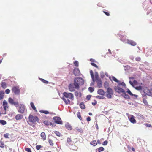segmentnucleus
<instances>
[{
    "label": "nucleus",
    "instance_id": "f257e3e1",
    "mask_svg": "<svg viewBox=\"0 0 152 152\" xmlns=\"http://www.w3.org/2000/svg\"><path fill=\"white\" fill-rule=\"evenodd\" d=\"M63 95L65 98H67L66 99L64 97H62V99L64 101L66 104H69L70 101L69 99L72 100H73L74 99V96L72 93L64 92L63 93Z\"/></svg>",
    "mask_w": 152,
    "mask_h": 152
},
{
    "label": "nucleus",
    "instance_id": "f03ea898",
    "mask_svg": "<svg viewBox=\"0 0 152 152\" xmlns=\"http://www.w3.org/2000/svg\"><path fill=\"white\" fill-rule=\"evenodd\" d=\"M74 82L76 86V89L77 90L79 89V86L83 85L84 83V80L80 77L75 78Z\"/></svg>",
    "mask_w": 152,
    "mask_h": 152
},
{
    "label": "nucleus",
    "instance_id": "7ed1b4c3",
    "mask_svg": "<svg viewBox=\"0 0 152 152\" xmlns=\"http://www.w3.org/2000/svg\"><path fill=\"white\" fill-rule=\"evenodd\" d=\"M29 121L33 124H35L37 122H38L39 119L37 116H34L30 114L28 117Z\"/></svg>",
    "mask_w": 152,
    "mask_h": 152
},
{
    "label": "nucleus",
    "instance_id": "20e7f679",
    "mask_svg": "<svg viewBox=\"0 0 152 152\" xmlns=\"http://www.w3.org/2000/svg\"><path fill=\"white\" fill-rule=\"evenodd\" d=\"M107 94L106 96L108 99H110L112 98V96L113 94V90L111 88H108L107 89Z\"/></svg>",
    "mask_w": 152,
    "mask_h": 152
},
{
    "label": "nucleus",
    "instance_id": "39448f33",
    "mask_svg": "<svg viewBox=\"0 0 152 152\" xmlns=\"http://www.w3.org/2000/svg\"><path fill=\"white\" fill-rule=\"evenodd\" d=\"M26 109L25 108V105L23 104H20L19 107L18 111L22 114L23 113Z\"/></svg>",
    "mask_w": 152,
    "mask_h": 152
},
{
    "label": "nucleus",
    "instance_id": "423d86ee",
    "mask_svg": "<svg viewBox=\"0 0 152 152\" xmlns=\"http://www.w3.org/2000/svg\"><path fill=\"white\" fill-rule=\"evenodd\" d=\"M8 102L11 104L14 105L16 107L19 106L18 102V101L15 102L14 100L11 97L9 98Z\"/></svg>",
    "mask_w": 152,
    "mask_h": 152
},
{
    "label": "nucleus",
    "instance_id": "0eeeda50",
    "mask_svg": "<svg viewBox=\"0 0 152 152\" xmlns=\"http://www.w3.org/2000/svg\"><path fill=\"white\" fill-rule=\"evenodd\" d=\"M12 91L15 94H18L20 93L19 87L18 86L13 87Z\"/></svg>",
    "mask_w": 152,
    "mask_h": 152
},
{
    "label": "nucleus",
    "instance_id": "6e6552de",
    "mask_svg": "<svg viewBox=\"0 0 152 152\" xmlns=\"http://www.w3.org/2000/svg\"><path fill=\"white\" fill-rule=\"evenodd\" d=\"M68 88L69 90L71 92H73L75 91L76 87L74 82L73 83H72L69 84L68 86Z\"/></svg>",
    "mask_w": 152,
    "mask_h": 152
},
{
    "label": "nucleus",
    "instance_id": "1a4fd4ad",
    "mask_svg": "<svg viewBox=\"0 0 152 152\" xmlns=\"http://www.w3.org/2000/svg\"><path fill=\"white\" fill-rule=\"evenodd\" d=\"M55 123L59 124H62V122L61 121L60 118L58 117H54L53 118Z\"/></svg>",
    "mask_w": 152,
    "mask_h": 152
},
{
    "label": "nucleus",
    "instance_id": "9d476101",
    "mask_svg": "<svg viewBox=\"0 0 152 152\" xmlns=\"http://www.w3.org/2000/svg\"><path fill=\"white\" fill-rule=\"evenodd\" d=\"M73 73L75 76H79L81 74L80 71L77 68H75L74 69Z\"/></svg>",
    "mask_w": 152,
    "mask_h": 152
},
{
    "label": "nucleus",
    "instance_id": "9b49d317",
    "mask_svg": "<svg viewBox=\"0 0 152 152\" xmlns=\"http://www.w3.org/2000/svg\"><path fill=\"white\" fill-rule=\"evenodd\" d=\"M2 105L5 112L4 114H6V111L7 110V109L9 107L8 103L6 100H4L3 102Z\"/></svg>",
    "mask_w": 152,
    "mask_h": 152
},
{
    "label": "nucleus",
    "instance_id": "f8f14e48",
    "mask_svg": "<svg viewBox=\"0 0 152 152\" xmlns=\"http://www.w3.org/2000/svg\"><path fill=\"white\" fill-rule=\"evenodd\" d=\"M115 90L116 92L119 93L124 92V90L123 89L118 86L115 87Z\"/></svg>",
    "mask_w": 152,
    "mask_h": 152
},
{
    "label": "nucleus",
    "instance_id": "ddd939ff",
    "mask_svg": "<svg viewBox=\"0 0 152 152\" xmlns=\"http://www.w3.org/2000/svg\"><path fill=\"white\" fill-rule=\"evenodd\" d=\"M129 120L133 124L136 123V121L134 118V117L132 115H131L130 116L128 117Z\"/></svg>",
    "mask_w": 152,
    "mask_h": 152
},
{
    "label": "nucleus",
    "instance_id": "4468645a",
    "mask_svg": "<svg viewBox=\"0 0 152 152\" xmlns=\"http://www.w3.org/2000/svg\"><path fill=\"white\" fill-rule=\"evenodd\" d=\"M127 43L128 44L131 45L132 46H135L137 44L136 42L132 40L127 39Z\"/></svg>",
    "mask_w": 152,
    "mask_h": 152
},
{
    "label": "nucleus",
    "instance_id": "2eb2a0df",
    "mask_svg": "<svg viewBox=\"0 0 152 152\" xmlns=\"http://www.w3.org/2000/svg\"><path fill=\"white\" fill-rule=\"evenodd\" d=\"M23 118V116L20 114H17L15 116V118L16 120L21 119Z\"/></svg>",
    "mask_w": 152,
    "mask_h": 152
},
{
    "label": "nucleus",
    "instance_id": "dca6fc26",
    "mask_svg": "<svg viewBox=\"0 0 152 152\" xmlns=\"http://www.w3.org/2000/svg\"><path fill=\"white\" fill-rule=\"evenodd\" d=\"M97 93L101 95L104 96V95L105 92L102 89H99L98 90Z\"/></svg>",
    "mask_w": 152,
    "mask_h": 152
},
{
    "label": "nucleus",
    "instance_id": "f3484780",
    "mask_svg": "<svg viewBox=\"0 0 152 152\" xmlns=\"http://www.w3.org/2000/svg\"><path fill=\"white\" fill-rule=\"evenodd\" d=\"M122 96L124 98L127 99H129L130 98L129 96L126 94L125 92L122 94Z\"/></svg>",
    "mask_w": 152,
    "mask_h": 152
},
{
    "label": "nucleus",
    "instance_id": "a211bd4d",
    "mask_svg": "<svg viewBox=\"0 0 152 152\" xmlns=\"http://www.w3.org/2000/svg\"><path fill=\"white\" fill-rule=\"evenodd\" d=\"M65 127L69 130H71L72 129V126L69 123H67L65 125Z\"/></svg>",
    "mask_w": 152,
    "mask_h": 152
},
{
    "label": "nucleus",
    "instance_id": "6ab92c4d",
    "mask_svg": "<svg viewBox=\"0 0 152 152\" xmlns=\"http://www.w3.org/2000/svg\"><path fill=\"white\" fill-rule=\"evenodd\" d=\"M129 83L131 86L133 87L134 85H137L138 83L137 81L135 80H134L133 81V82H132L131 81H129Z\"/></svg>",
    "mask_w": 152,
    "mask_h": 152
},
{
    "label": "nucleus",
    "instance_id": "aec40b11",
    "mask_svg": "<svg viewBox=\"0 0 152 152\" xmlns=\"http://www.w3.org/2000/svg\"><path fill=\"white\" fill-rule=\"evenodd\" d=\"M75 94L77 97H80L81 96V93L80 92H78L77 91H76L75 92Z\"/></svg>",
    "mask_w": 152,
    "mask_h": 152
},
{
    "label": "nucleus",
    "instance_id": "412c9836",
    "mask_svg": "<svg viewBox=\"0 0 152 152\" xmlns=\"http://www.w3.org/2000/svg\"><path fill=\"white\" fill-rule=\"evenodd\" d=\"M4 91H1L0 92V99H2L4 96Z\"/></svg>",
    "mask_w": 152,
    "mask_h": 152
},
{
    "label": "nucleus",
    "instance_id": "4be33fe9",
    "mask_svg": "<svg viewBox=\"0 0 152 152\" xmlns=\"http://www.w3.org/2000/svg\"><path fill=\"white\" fill-rule=\"evenodd\" d=\"M90 73L91 75V77L92 78V79L94 82V81H95L94 77V75L93 71L92 70H91L90 71Z\"/></svg>",
    "mask_w": 152,
    "mask_h": 152
},
{
    "label": "nucleus",
    "instance_id": "5701e85b",
    "mask_svg": "<svg viewBox=\"0 0 152 152\" xmlns=\"http://www.w3.org/2000/svg\"><path fill=\"white\" fill-rule=\"evenodd\" d=\"M30 105L31 106L32 108L33 109V110H34L35 111L37 112V110L36 109V108L35 107V106L34 103L31 102L30 103Z\"/></svg>",
    "mask_w": 152,
    "mask_h": 152
},
{
    "label": "nucleus",
    "instance_id": "b1692460",
    "mask_svg": "<svg viewBox=\"0 0 152 152\" xmlns=\"http://www.w3.org/2000/svg\"><path fill=\"white\" fill-rule=\"evenodd\" d=\"M90 144L94 146H95L97 145V143L96 140H94L90 142Z\"/></svg>",
    "mask_w": 152,
    "mask_h": 152
},
{
    "label": "nucleus",
    "instance_id": "393cba45",
    "mask_svg": "<svg viewBox=\"0 0 152 152\" xmlns=\"http://www.w3.org/2000/svg\"><path fill=\"white\" fill-rule=\"evenodd\" d=\"M104 87L105 88H106L107 89L108 88H110L109 87V83L108 82H104Z\"/></svg>",
    "mask_w": 152,
    "mask_h": 152
},
{
    "label": "nucleus",
    "instance_id": "a878e982",
    "mask_svg": "<svg viewBox=\"0 0 152 152\" xmlns=\"http://www.w3.org/2000/svg\"><path fill=\"white\" fill-rule=\"evenodd\" d=\"M41 136L44 140L46 139V135L44 132H42L41 133Z\"/></svg>",
    "mask_w": 152,
    "mask_h": 152
},
{
    "label": "nucleus",
    "instance_id": "bb28decb",
    "mask_svg": "<svg viewBox=\"0 0 152 152\" xmlns=\"http://www.w3.org/2000/svg\"><path fill=\"white\" fill-rule=\"evenodd\" d=\"M97 83V85L99 88L100 87L102 86V82L101 79L96 81Z\"/></svg>",
    "mask_w": 152,
    "mask_h": 152
},
{
    "label": "nucleus",
    "instance_id": "cd10ccee",
    "mask_svg": "<svg viewBox=\"0 0 152 152\" xmlns=\"http://www.w3.org/2000/svg\"><path fill=\"white\" fill-rule=\"evenodd\" d=\"M95 79L96 81H97L100 79L99 78V75L97 73H95Z\"/></svg>",
    "mask_w": 152,
    "mask_h": 152
},
{
    "label": "nucleus",
    "instance_id": "c85d7f7f",
    "mask_svg": "<svg viewBox=\"0 0 152 152\" xmlns=\"http://www.w3.org/2000/svg\"><path fill=\"white\" fill-rule=\"evenodd\" d=\"M6 83L5 82H2L1 84V87L4 88H5L6 87Z\"/></svg>",
    "mask_w": 152,
    "mask_h": 152
},
{
    "label": "nucleus",
    "instance_id": "c756f323",
    "mask_svg": "<svg viewBox=\"0 0 152 152\" xmlns=\"http://www.w3.org/2000/svg\"><path fill=\"white\" fill-rule=\"evenodd\" d=\"M80 108L82 109H85V106L83 102H81L80 104Z\"/></svg>",
    "mask_w": 152,
    "mask_h": 152
},
{
    "label": "nucleus",
    "instance_id": "7c9ffc66",
    "mask_svg": "<svg viewBox=\"0 0 152 152\" xmlns=\"http://www.w3.org/2000/svg\"><path fill=\"white\" fill-rule=\"evenodd\" d=\"M77 116L78 118H79V119L80 120H82V118L81 117L80 112H77Z\"/></svg>",
    "mask_w": 152,
    "mask_h": 152
},
{
    "label": "nucleus",
    "instance_id": "2f4dec72",
    "mask_svg": "<svg viewBox=\"0 0 152 152\" xmlns=\"http://www.w3.org/2000/svg\"><path fill=\"white\" fill-rule=\"evenodd\" d=\"M112 80L114 81L117 82L118 83L120 82V81L118 80L115 77L113 76L112 77Z\"/></svg>",
    "mask_w": 152,
    "mask_h": 152
},
{
    "label": "nucleus",
    "instance_id": "473e14b6",
    "mask_svg": "<svg viewBox=\"0 0 152 152\" xmlns=\"http://www.w3.org/2000/svg\"><path fill=\"white\" fill-rule=\"evenodd\" d=\"M0 124L4 125L6 124V122L5 120H0Z\"/></svg>",
    "mask_w": 152,
    "mask_h": 152
},
{
    "label": "nucleus",
    "instance_id": "72a5a7b5",
    "mask_svg": "<svg viewBox=\"0 0 152 152\" xmlns=\"http://www.w3.org/2000/svg\"><path fill=\"white\" fill-rule=\"evenodd\" d=\"M5 145L4 142L1 141L0 140V147L3 148Z\"/></svg>",
    "mask_w": 152,
    "mask_h": 152
},
{
    "label": "nucleus",
    "instance_id": "f704fd0d",
    "mask_svg": "<svg viewBox=\"0 0 152 152\" xmlns=\"http://www.w3.org/2000/svg\"><path fill=\"white\" fill-rule=\"evenodd\" d=\"M39 79L42 82L46 83V84H48V81H46L45 80L42 79V78H39Z\"/></svg>",
    "mask_w": 152,
    "mask_h": 152
},
{
    "label": "nucleus",
    "instance_id": "c9c22d12",
    "mask_svg": "<svg viewBox=\"0 0 152 152\" xmlns=\"http://www.w3.org/2000/svg\"><path fill=\"white\" fill-rule=\"evenodd\" d=\"M40 112L42 113H43L45 114H49V112L48 111L41 110Z\"/></svg>",
    "mask_w": 152,
    "mask_h": 152
},
{
    "label": "nucleus",
    "instance_id": "e433bc0d",
    "mask_svg": "<svg viewBox=\"0 0 152 152\" xmlns=\"http://www.w3.org/2000/svg\"><path fill=\"white\" fill-rule=\"evenodd\" d=\"M54 132L55 134L58 136L60 137V136L61 134L59 133V132L57 131H55Z\"/></svg>",
    "mask_w": 152,
    "mask_h": 152
},
{
    "label": "nucleus",
    "instance_id": "4c0bfd02",
    "mask_svg": "<svg viewBox=\"0 0 152 152\" xmlns=\"http://www.w3.org/2000/svg\"><path fill=\"white\" fill-rule=\"evenodd\" d=\"M89 91L91 93L94 90V88L91 87H90L88 88Z\"/></svg>",
    "mask_w": 152,
    "mask_h": 152
},
{
    "label": "nucleus",
    "instance_id": "58836bf2",
    "mask_svg": "<svg viewBox=\"0 0 152 152\" xmlns=\"http://www.w3.org/2000/svg\"><path fill=\"white\" fill-rule=\"evenodd\" d=\"M104 149V148H103V147H100L98 148V151H99V152H100L101 151H103Z\"/></svg>",
    "mask_w": 152,
    "mask_h": 152
},
{
    "label": "nucleus",
    "instance_id": "ea45409f",
    "mask_svg": "<svg viewBox=\"0 0 152 152\" xmlns=\"http://www.w3.org/2000/svg\"><path fill=\"white\" fill-rule=\"evenodd\" d=\"M44 124L48 126L49 125L50 122L47 120H45L44 121Z\"/></svg>",
    "mask_w": 152,
    "mask_h": 152
},
{
    "label": "nucleus",
    "instance_id": "a19ab883",
    "mask_svg": "<svg viewBox=\"0 0 152 152\" xmlns=\"http://www.w3.org/2000/svg\"><path fill=\"white\" fill-rule=\"evenodd\" d=\"M127 92L131 96H132L134 95V94L131 92L129 89H128Z\"/></svg>",
    "mask_w": 152,
    "mask_h": 152
},
{
    "label": "nucleus",
    "instance_id": "79ce46f5",
    "mask_svg": "<svg viewBox=\"0 0 152 152\" xmlns=\"http://www.w3.org/2000/svg\"><path fill=\"white\" fill-rule=\"evenodd\" d=\"M74 64L77 67L79 66L78 61H75L74 62Z\"/></svg>",
    "mask_w": 152,
    "mask_h": 152
},
{
    "label": "nucleus",
    "instance_id": "37998d69",
    "mask_svg": "<svg viewBox=\"0 0 152 152\" xmlns=\"http://www.w3.org/2000/svg\"><path fill=\"white\" fill-rule=\"evenodd\" d=\"M135 88L138 90H140L142 89V87L141 86H138L136 87Z\"/></svg>",
    "mask_w": 152,
    "mask_h": 152
},
{
    "label": "nucleus",
    "instance_id": "c03bdc74",
    "mask_svg": "<svg viewBox=\"0 0 152 152\" xmlns=\"http://www.w3.org/2000/svg\"><path fill=\"white\" fill-rule=\"evenodd\" d=\"M119 85H121L122 86H124V87H125L126 85L124 83V82H122L121 83H120V82L118 83Z\"/></svg>",
    "mask_w": 152,
    "mask_h": 152
},
{
    "label": "nucleus",
    "instance_id": "a18cd8bd",
    "mask_svg": "<svg viewBox=\"0 0 152 152\" xmlns=\"http://www.w3.org/2000/svg\"><path fill=\"white\" fill-rule=\"evenodd\" d=\"M49 142L51 145H53V140H52L49 139Z\"/></svg>",
    "mask_w": 152,
    "mask_h": 152
},
{
    "label": "nucleus",
    "instance_id": "49530a36",
    "mask_svg": "<svg viewBox=\"0 0 152 152\" xmlns=\"http://www.w3.org/2000/svg\"><path fill=\"white\" fill-rule=\"evenodd\" d=\"M9 134L8 133H7L5 134H4V137L6 138H9Z\"/></svg>",
    "mask_w": 152,
    "mask_h": 152
},
{
    "label": "nucleus",
    "instance_id": "de8ad7c7",
    "mask_svg": "<svg viewBox=\"0 0 152 152\" xmlns=\"http://www.w3.org/2000/svg\"><path fill=\"white\" fill-rule=\"evenodd\" d=\"M25 150L28 152H31V150L30 148H25Z\"/></svg>",
    "mask_w": 152,
    "mask_h": 152
},
{
    "label": "nucleus",
    "instance_id": "09e8293b",
    "mask_svg": "<svg viewBox=\"0 0 152 152\" xmlns=\"http://www.w3.org/2000/svg\"><path fill=\"white\" fill-rule=\"evenodd\" d=\"M96 97L99 99H104V97L103 96H96Z\"/></svg>",
    "mask_w": 152,
    "mask_h": 152
},
{
    "label": "nucleus",
    "instance_id": "8fccbe9b",
    "mask_svg": "<svg viewBox=\"0 0 152 152\" xmlns=\"http://www.w3.org/2000/svg\"><path fill=\"white\" fill-rule=\"evenodd\" d=\"M91 64L93 66L96 68H98V67L94 63H91Z\"/></svg>",
    "mask_w": 152,
    "mask_h": 152
},
{
    "label": "nucleus",
    "instance_id": "3c124183",
    "mask_svg": "<svg viewBox=\"0 0 152 152\" xmlns=\"http://www.w3.org/2000/svg\"><path fill=\"white\" fill-rule=\"evenodd\" d=\"M108 143V141L107 140L104 141L102 143V145H106Z\"/></svg>",
    "mask_w": 152,
    "mask_h": 152
},
{
    "label": "nucleus",
    "instance_id": "603ef678",
    "mask_svg": "<svg viewBox=\"0 0 152 152\" xmlns=\"http://www.w3.org/2000/svg\"><path fill=\"white\" fill-rule=\"evenodd\" d=\"M41 148V146L39 145H37L36 146V148L37 149L39 150Z\"/></svg>",
    "mask_w": 152,
    "mask_h": 152
},
{
    "label": "nucleus",
    "instance_id": "864d4df0",
    "mask_svg": "<svg viewBox=\"0 0 152 152\" xmlns=\"http://www.w3.org/2000/svg\"><path fill=\"white\" fill-rule=\"evenodd\" d=\"M5 92L6 94H9L10 92V90L8 89H7L6 90Z\"/></svg>",
    "mask_w": 152,
    "mask_h": 152
},
{
    "label": "nucleus",
    "instance_id": "5fc2aeb1",
    "mask_svg": "<svg viewBox=\"0 0 152 152\" xmlns=\"http://www.w3.org/2000/svg\"><path fill=\"white\" fill-rule=\"evenodd\" d=\"M103 12L107 16H110V13L109 12L104 11H103Z\"/></svg>",
    "mask_w": 152,
    "mask_h": 152
},
{
    "label": "nucleus",
    "instance_id": "6e6d98bb",
    "mask_svg": "<svg viewBox=\"0 0 152 152\" xmlns=\"http://www.w3.org/2000/svg\"><path fill=\"white\" fill-rule=\"evenodd\" d=\"M91 95H87V97H86L87 99H88V100H90V98H91Z\"/></svg>",
    "mask_w": 152,
    "mask_h": 152
},
{
    "label": "nucleus",
    "instance_id": "4d7b16f0",
    "mask_svg": "<svg viewBox=\"0 0 152 152\" xmlns=\"http://www.w3.org/2000/svg\"><path fill=\"white\" fill-rule=\"evenodd\" d=\"M145 125L147 127H152L151 125V124H146Z\"/></svg>",
    "mask_w": 152,
    "mask_h": 152
},
{
    "label": "nucleus",
    "instance_id": "13d9d810",
    "mask_svg": "<svg viewBox=\"0 0 152 152\" xmlns=\"http://www.w3.org/2000/svg\"><path fill=\"white\" fill-rule=\"evenodd\" d=\"M136 60L137 61H139L140 60V58L139 57L136 58Z\"/></svg>",
    "mask_w": 152,
    "mask_h": 152
},
{
    "label": "nucleus",
    "instance_id": "bf43d9fd",
    "mask_svg": "<svg viewBox=\"0 0 152 152\" xmlns=\"http://www.w3.org/2000/svg\"><path fill=\"white\" fill-rule=\"evenodd\" d=\"M76 129L79 132H82L83 130L82 129H78L77 128Z\"/></svg>",
    "mask_w": 152,
    "mask_h": 152
},
{
    "label": "nucleus",
    "instance_id": "052dcab7",
    "mask_svg": "<svg viewBox=\"0 0 152 152\" xmlns=\"http://www.w3.org/2000/svg\"><path fill=\"white\" fill-rule=\"evenodd\" d=\"M87 121H89L91 120V118L90 117L88 116L86 119Z\"/></svg>",
    "mask_w": 152,
    "mask_h": 152
},
{
    "label": "nucleus",
    "instance_id": "680f3d73",
    "mask_svg": "<svg viewBox=\"0 0 152 152\" xmlns=\"http://www.w3.org/2000/svg\"><path fill=\"white\" fill-rule=\"evenodd\" d=\"M67 141L68 142H70L71 141V138H67Z\"/></svg>",
    "mask_w": 152,
    "mask_h": 152
},
{
    "label": "nucleus",
    "instance_id": "e2e57ef3",
    "mask_svg": "<svg viewBox=\"0 0 152 152\" xmlns=\"http://www.w3.org/2000/svg\"><path fill=\"white\" fill-rule=\"evenodd\" d=\"M50 125H51V126L52 127L54 126H55V125H54V124H52V123H51V122L50 123Z\"/></svg>",
    "mask_w": 152,
    "mask_h": 152
},
{
    "label": "nucleus",
    "instance_id": "0e129e2a",
    "mask_svg": "<svg viewBox=\"0 0 152 152\" xmlns=\"http://www.w3.org/2000/svg\"><path fill=\"white\" fill-rule=\"evenodd\" d=\"M108 52H109V53L110 54H112V52H111V50H110V49H109L108 50Z\"/></svg>",
    "mask_w": 152,
    "mask_h": 152
},
{
    "label": "nucleus",
    "instance_id": "69168bd1",
    "mask_svg": "<svg viewBox=\"0 0 152 152\" xmlns=\"http://www.w3.org/2000/svg\"><path fill=\"white\" fill-rule=\"evenodd\" d=\"M96 104V102H95V103H93V102H92V104L93 105H95Z\"/></svg>",
    "mask_w": 152,
    "mask_h": 152
},
{
    "label": "nucleus",
    "instance_id": "338daca9",
    "mask_svg": "<svg viewBox=\"0 0 152 152\" xmlns=\"http://www.w3.org/2000/svg\"><path fill=\"white\" fill-rule=\"evenodd\" d=\"M132 150L133 151H135V149L133 147H132Z\"/></svg>",
    "mask_w": 152,
    "mask_h": 152
},
{
    "label": "nucleus",
    "instance_id": "774afa93",
    "mask_svg": "<svg viewBox=\"0 0 152 152\" xmlns=\"http://www.w3.org/2000/svg\"><path fill=\"white\" fill-rule=\"evenodd\" d=\"M121 40L123 41H125V39H124L123 37H122L121 39Z\"/></svg>",
    "mask_w": 152,
    "mask_h": 152
}]
</instances>
